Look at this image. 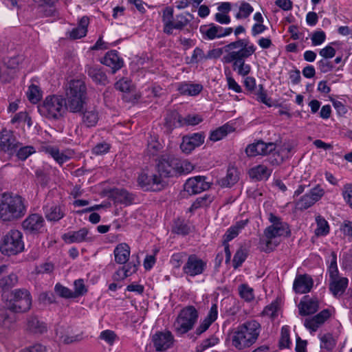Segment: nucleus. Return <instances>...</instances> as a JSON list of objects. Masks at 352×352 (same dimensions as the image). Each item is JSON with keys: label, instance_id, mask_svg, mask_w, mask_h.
<instances>
[{"label": "nucleus", "instance_id": "obj_56", "mask_svg": "<svg viewBox=\"0 0 352 352\" xmlns=\"http://www.w3.org/2000/svg\"><path fill=\"white\" fill-rule=\"evenodd\" d=\"M203 121L201 116L197 114H188L185 118H182V126H195Z\"/></svg>", "mask_w": 352, "mask_h": 352}, {"label": "nucleus", "instance_id": "obj_61", "mask_svg": "<svg viewBox=\"0 0 352 352\" xmlns=\"http://www.w3.org/2000/svg\"><path fill=\"white\" fill-rule=\"evenodd\" d=\"M342 195L344 201L352 208V184H346L343 186Z\"/></svg>", "mask_w": 352, "mask_h": 352}, {"label": "nucleus", "instance_id": "obj_39", "mask_svg": "<svg viewBox=\"0 0 352 352\" xmlns=\"http://www.w3.org/2000/svg\"><path fill=\"white\" fill-rule=\"evenodd\" d=\"M248 223V219L241 220L236 221L235 224L230 227L223 235L225 242H228L236 237L241 231L247 226Z\"/></svg>", "mask_w": 352, "mask_h": 352}, {"label": "nucleus", "instance_id": "obj_16", "mask_svg": "<svg viewBox=\"0 0 352 352\" xmlns=\"http://www.w3.org/2000/svg\"><path fill=\"white\" fill-rule=\"evenodd\" d=\"M138 182L139 185L146 190H160L164 186V181L157 174L148 175L142 173L138 176Z\"/></svg>", "mask_w": 352, "mask_h": 352}, {"label": "nucleus", "instance_id": "obj_31", "mask_svg": "<svg viewBox=\"0 0 352 352\" xmlns=\"http://www.w3.org/2000/svg\"><path fill=\"white\" fill-rule=\"evenodd\" d=\"M130 253V247L127 243L118 244L113 250L115 261L120 265L126 263L129 260Z\"/></svg>", "mask_w": 352, "mask_h": 352}, {"label": "nucleus", "instance_id": "obj_24", "mask_svg": "<svg viewBox=\"0 0 352 352\" xmlns=\"http://www.w3.org/2000/svg\"><path fill=\"white\" fill-rule=\"evenodd\" d=\"M314 280L311 276L305 274L297 275L293 283V289L296 293L306 294L313 287Z\"/></svg>", "mask_w": 352, "mask_h": 352}, {"label": "nucleus", "instance_id": "obj_6", "mask_svg": "<svg viewBox=\"0 0 352 352\" xmlns=\"http://www.w3.org/2000/svg\"><path fill=\"white\" fill-rule=\"evenodd\" d=\"M64 99L67 111L74 113L81 112L87 99L85 82L81 80H71L66 91V98Z\"/></svg>", "mask_w": 352, "mask_h": 352}, {"label": "nucleus", "instance_id": "obj_5", "mask_svg": "<svg viewBox=\"0 0 352 352\" xmlns=\"http://www.w3.org/2000/svg\"><path fill=\"white\" fill-rule=\"evenodd\" d=\"M268 219L272 225L265 229V239L260 240L261 249L264 252H270L278 245L279 242L276 241V238L288 237L291 234L289 225L283 221L279 217L270 213Z\"/></svg>", "mask_w": 352, "mask_h": 352}, {"label": "nucleus", "instance_id": "obj_57", "mask_svg": "<svg viewBox=\"0 0 352 352\" xmlns=\"http://www.w3.org/2000/svg\"><path fill=\"white\" fill-rule=\"evenodd\" d=\"M290 343L289 327L285 325L281 328L279 344L281 348H287L289 347Z\"/></svg>", "mask_w": 352, "mask_h": 352}, {"label": "nucleus", "instance_id": "obj_38", "mask_svg": "<svg viewBox=\"0 0 352 352\" xmlns=\"http://www.w3.org/2000/svg\"><path fill=\"white\" fill-rule=\"evenodd\" d=\"M38 5L39 12L43 16H50L54 14L56 11L55 3L58 0H33Z\"/></svg>", "mask_w": 352, "mask_h": 352}, {"label": "nucleus", "instance_id": "obj_53", "mask_svg": "<svg viewBox=\"0 0 352 352\" xmlns=\"http://www.w3.org/2000/svg\"><path fill=\"white\" fill-rule=\"evenodd\" d=\"M219 342V339L215 336H211L209 338L202 340L200 344L197 346V351L202 352L207 349L214 346Z\"/></svg>", "mask_w": 352, "mask_h": 352}, {"label": "nucleus", "instance_id": "obj_12", "mask_svg": "<svg viewBox=\"0 0 352 352\" xmlns=\"http://www.w3.org/2000/svg\"><path fill=\"white\" fill-rule=\"evenodd\" d=\"M206 268L207 261L199 258L197 254H192L188 256L182 267V271L184 274L195 277L202 274Z\"/></svg>", "mask_w": 352, "mask_h": 352}, {"label": "nucleus", "instance_id": "obj_26", "mask_svg": "<svg viewBox=\"0 0 352 352\" xmlns=\"http://www.w3.org/2000/svg\"><path fill=\"white\" fill-rule=\"evenodd\" d=\"M101 63L111 68L112 73L113 74L120 69L123 66V60L119 56L116 50H111L108 52L101 60Z\"/></svg>", "mask_w": 352, "mask_h": 352}, {"label": "nucleus", "instance_id": "obj_3", "mask_svg": "<svg viewBox=\"0 0 352 352\" xmlns=\"http://www.w3.org/2000/svg\"><path fill=\"white\" fill-rule=\"evenodd\" d=\"M261 330L259 322L252 320L232 329L228 334L232 346L243 351L252 346L258 340Z\"/></svg>", "mask_w": 352, "mask_h": 352}, {"label": "nucleus", "instance_id": "obj_29", "mask_svg": "<svg viewBox=\"0 0 352 352\" xmlns=\"http://www.w3.org/2000/svg\"><path fill=\"white\" fill-rule=\"evenodd\" d=\"M111 197L115 203L129 206L132 204L134 200L133 194L128 192L124 188H116L110 192Z\"/></svg>", "mask_w": 352, "mask_h": 352}, {"label": "nucleus", "instance_id": "obj_18", "mask_svg": "<svg viewBox=\"0 0 352 352\" xmlns=\"http://www.w3.org/2000/svg\"><path fill=\"white\" fill-rule=\"evenodd\" d=\"M204 176H196L188 179L184 184V190L189 195H196L210 188V184Z\"/></svg>", "mask_w": 352, "mask_h": 352}, {"label": "nucleus", "instance_id": "obj_19", "mask_svg": "<svg viewBox=\"0 0 352 352\" xmlns=\"http://www.w3.org/2000/svg\"><path fill=\"white\" fill-rule=\"evenodd\" d=\"M276 148L275 144L272 142L265 143L262 140L248 145L245 153L248 157L256 155H266L270 154Z\"/></svg>", "mask_w": 352, "mask_h": 352}, {"label": "nucleus", "instance_id": "obj_54", "mask_svg": "<svg viewBox=\"0 0 352 352\" xmlns=\"http://www.w3.org/2000/svg\"><path fill=\"white\" fill-rule=\"evenodd\" d=\"M320 347L328 351L333 350L336 346V341L332 336L329 333L325 334L320 338Z\"/></svg>", "mask_w": 352, "mask_h": 352}, {"label": "nucleus", "instance_id": "obj_49", "mask_svg": "<svg viewBox=\"0 0 352 352\" xmlns=\"http://www.w3.org/2000/svg\"><path fill=\"white\" fill-rule=\"evenodd\" d=\"M74 291L73 292L74 298L85 295L88 290L85 285L84 280L82 278L77 279L74 282Z\"/></svg>", "mask_w": 352, "mask_h": 352}, {"label": "nucleus", "instance_id": "obj_33", "mask_svg": "<svg viewBox=\"0 0 352 352\" xmlns=\"http://www.w3.org/2000/svg\"><path fill=\"white\" fill-rule=\"evenodd\" d=\"M239 179V173L234 167L228 168L226 175L218 181L223 188H229L234 185Z\"/></svg>", "mask_w": 352, "mask_h": 352}, {"label": "nucleus", "instance_id": "obj_63", "mask_svg": "<svg viewBox=\"0 0 352 352\" xmlns=\"http://www.w3.org/2000/svg\"><path fill=\"white\" fill-rule=\"evenodd\" d=\"M256 94L257 96V100L258 101H259V102L266 104L268 107H271L272 106V104L269 102L270 99L267 98V93L265 91L263 85H258V91H257Z\"/></svg>", "mask_w": 352, "mask_h": 352}, {"label": "nucleus", "instance_id": "obj_52", "mask_svg": "<svg viewBox=\"0 0 352 352\" xmlns=\"http://www.w3.org/2000/svg\"><path fill=\"white\" fill-rule=\"evenodd\" d=\"M247 256L248 253L245 249H239L234 255V258L232 260V265L234 268L236 269L239 267H240L245 261Z\"/></svg>", "mask_w": 352, "mask_h": 352}, {"label": "nucleus", "instance_id": "obj_47", "mask_svg": "<svg viewBox=\"0 0 352 352\" xmlns=\"http://www.w3.org/2000/svg\"><path fill=\"white\" fill-rule=\"evenodd\" d=\"M239 293L241 298L247 302H250L254 298V290L247 284L239 286Z\"/></svg>", "mask_w": 352, "mask_h": 352}, {"label": "nucleus", "instance_id": "obj_8", "mask_svg": "<svg viewBox=\"0 0 352 352\" xmlns=\"http://www.w3.org/2000/svg\"><path fill=\"white\" fill-rule=\"evenodd\" d=\"M23 250V234L18 230H10L0 240V251L4 255H16Z\"/></svg>", "mask_w": 352, "mask_h": 352}, {"label": "nucleus", "instance_id": "obj_7", "mask_svg": "<svg viewBox=\"0 0 352 352\" xmlns=\"http://www.w3.org/2000/svg\"><path fill=\"white\" fill-rule=\"evenodd\" d=\"M198 317V311L194 306L189 305L183 308L173 324V331L176 335L181 336L192 330Z\"/></svg>", "mask_w": 352, "mask_h": 352}, {"label": "nucleus", "instance_id": "obj_50", "mask_svg": "<svg viewBox=\"0 0 352 352\" xmlns=\"http://www.w3.org/2000/svg\"><path fill=\"white\" fill-rule=\"evenodd\" d=\"M27 96L30 102L33 104L37 103L41 98V94L38 86L32 85L27 91Z\"/></svg>", "mask_w": 352, "mask_h": 352}, {"label": "nucleus", "instance_id": "obj_10", "mask_svg": "<svg viewBox=\"0 0 352 352\" xmlns=\"http://www.w3.org/2000/svg\"><path fill=\"white\" fill-rule=\"evenodd\" d=\"M324 193V189L322 186L317 184L295 202L296 208L301 211L307 210L320 201Z\"/></svg>", "mask_w": 352, "mask_h": 352}, {"label": "nucleus", "instance_id": "obj_22", "mask_svg": "<svg viewBox=\"0 0 352 352\" xmlns=\"http://www.w3.org/2000/svg\"><path fill=\"white\" fill-rule=\"evenodd\" d=\"M330 316V311L328 309H323L316 316L305 318L304 325L311 332H315Z\"/></svg>", "mask_w": 352, "mask_h": 352}, {"label": "nucleus", "instance_id": "obj_58", "mask_svg": "<svg viewBox=\"0 0 352 352\" xmlns=\"http://www.w3.org/2000/svg\"><path fill=\"white\" fill-rule=\"evenodd\" d=\"M16 152L17 157L21 160H25L30 155L35 153V149L32 146L21 147Z\"/></svg>", "mask_w": 352, "mask_h": 352}, {"label": "nucleus", "instance_id": "obj_1", "mask_svg": "<svg viewBox=\"0 0 352 352\" xmlns=\"http://www.w3.org/2000/svg\"><path fill=\"white\" fill-rule=\"evenodd\" d=\"M228 52L222 58L223 63H232V69L239 76H246L251 72V66L245 63V60L255 53L256 47L250 43L248 39H238L224 47Z\"/></svg>", "mask_w": 352, "mask_h": 352}, {"label": "nucleus", "instance_id": "obj_14", "mask_svg": "<svg viewBox=\"0 0 352 352\" xmlns=\"http://www.w3.org/2000/svg\"><path fill=\"white\" fill-rule=\"evenodd\" d=\"M177 165V160L172 156L166 154L161 155L156 164L158 176L162 179L164 177H170L175 172Z\"/></svg>", "mask_w": 352, "mask_h": 352}, {"label": "nucleus", "instance_id": "obj_15", "mask_svg": "<svg viewBox=\"0 0 352 352\" xmlns=\"http://www.w3.org/2000/svg\"><path fill=\"white\" fill-rule=\"evenodd\" d=\"M19 144L12 131L4 128L0 131V151L13 154Z\"/></svg>", "mask_w": 352, "mask_h": 352}, {"label": "nucleus", "instance_id": "obj_4", "mask_svg": "<svg viewBox=\"0 0 352 352\" xmlns=\"http://www.w3.org/2000/svg\"><path fill=\"white\" fill-rule=\"evenodd\" d=\"M28 202L17 194L4 192L0 196V221H18L27 213Z\"/></svg>", "mask_w": 352, "mask_h": 352}, {"label": "nucleus", "instance_id": "obj_42", "mask_svg": "<svg viewBox=\"0 0 352 352\" xmlns=\"http://www.w3.org/2000/svg\"><path fill=\"white\" fill-rule=\"evenodd\" d=\"M162 148L161 143L156 136L151 135L148 140L146 153L150 156H155Z\"/></svg>", "mask_w": 352, "mask_h": 352}, {"label": "nucleus", "instance_id": "obj_55", "mask_svg": "<svg viewBox=\"0 0 352 352\" xmlns=\"http://www.w3.org/2000/svg\"><path fill=\"white\" fill-rule=\"evenodd\" d=\"M54 292L57 295L64 298H74L73 291L58 283L54 286Z\"/></svg>", "mask_w": 352, "mask_h": 352}, {"label": "nucleus", "instance_id": "obj_35", "mask_svg": "<svg viewBox=\"0 0 352 352\" xmlns=\"http://www.w3.org/2000/svg\"><path fill=\"white\" fill-rule=\"evenodd\" d=\"M43 151L50 155L59 164L62 165L69 161L71 158L65 153L60 152L59 149L55 146H43Z\"/></svg>", "mask_w": 352, "mask_h": 352}, {"label": "nucleus", "instance_id": "obj_13", "mask_svg": "<svg viewBox=\"0 0 352 352\" xmlns=\"http://www.w3.org/2000/svg\"><path fill=\"white\" fill-rule=\"evenodd\" d=\"M45 219L38 213L30 214L22 222L21 227L28 234H38L45 228Z\"/></svg>", "mask_w": 352, "mask_h": 352}, {"label": "nucleus", "instance_id": "obj_30", "mask_svg": "<svg viewBox=\"0 0 352 352\" xmlns=\"http://www.w3.org/2000/svg\"><path fill=\"white\" fill-rule=\"evenodd\" d=\"M89 230L82 228L77 231H69L63 234L62 239L68 244L80 243L87 241Z\"/></svg>", "mask_w": 352, "mask_h": 352}, {"label": "nucleus", "instance_id": "obj_32", "mask_svg": "<svg viewBox=\"0 0 352 352\" xmlns=\"http://www.w3.org/2000/svg\"><path fill=\"white\" fill-rule=\"evenodd\" d=\"M272 173V169H269L263 164H259L252 167L249 170V175L252 179L257 181L267 180Z\"/></svg>", "mask_w": 352, "mask_h": 352}, {"label": "nucleus", "instance_id": "obj_9", "mask_svg": "<svg viewBox=\"0 0 352 352\" xmlns=\"http://www.w3.org/2000/svg\"><path fill=\"white\" fill-rule=\"evenodd\" d=\"M38 110L47 118L58 120L63 116L67 110L65 99L61 96H48L45 98L43 104L38 107Z\"/></svg>", "mask_w": 352, "mask_h": 352}, {"label": "nucleus", "instance_id": "obj_23", "mask_svg": "<svg viewBox=\"0 0 352 352\" xmlns=\"http://www.w3.org/2000/svg\"><path fill=\"white\" fill-rule=\"evenodd\" d=\"M81 113V124L87 128L94 127L100 120V114L96 107H86Z\"/></svg>", "mask_w": 352, "mask_h": 352}, {"label": "nucleus", "instance_id": "obj_59", "mask_svg": "<svg viewBox=\"0 0 352 352\" xmlns=\"http://www.w3.org/2000/svg\"><path fill=\"white\" fill-rule=\"evenodd\" d=\"M110 149V145L107 142H100L97 144L91 149V153L94 155H104L109 152Z\"/></svg>", "mask_w": 352, "mask_h": 352}, {"label": "nucleus", "instance_id": "obj_40", "mask_svg": "<svg viewBox=\"0 0 352 352\" xmlns=\"http://www.w3.org/2000/svg\"><path fill=\"white\" fill-rule=\"evenodd\" d=\"M27 329L32 333H43L47 331V326L36 316H30L27 320Z\"/></svg>", "mask_w": 352, "mask_h": 352}, {"label": "nucleus", "instance_id": "obj_64", "mask_svg": "<svg viewBox=\"0 0 352 352\" xmlns=\"http://www.w3.org/2000/svg\"><path fill=\"white\" fill-rule=\"evenodd\" d=\"M206 59V54L199 47H195L191 56L190 62L192 63H197Z\"/></svg>", "mask_w": 352, "mask_h": 352}, {"label": "nucleus", "instance_id": "obj_60", "mask_svg": "<svg viewBox=\"0 0 352 352\" xmlns=\"http://www.w3.org/2000/svg\"><path fill=\"white\" fill-rule=\"evenodd\" d=\"M311 39L314 46L320 45L324 42L326 34L324 31H316L313 33Z\"/></svg>", "mask_w": 352, "mask_h": 352}, {"label": "nucleus", "instance_id": "obj_46", "mask_svg": "<svg viewBox=\"0 0 352 352\" xmlns=\"http://www.w3.org/2000/svg\"><path fill=\"white\" fill-rule=\"evenodd\" d=\"M330 263L328 266L329 280L339 277V271L337 265V254L335 252L331 253Z\"/></svg>", "mask_w": 352, "mask_h": 352}, {"label": "nucleus", "instance_id": "obj_45", "mask_svg": "<svg viewBox=\"0 0 352 352\" xmlns=\"http://www.w3.org/2000/svg\"><path fill=\"white\" fill-rule=\"evenodd\" d=\"M18 281V277L15 274H10L0 279V292L7 290L14 286Z\"/></svg>", "mask_w": 352, "mask_h": 352}, {"label": "nucleus", "instance_id": "obj_25", "mask_svg": "<svg viewBox=\"0 0 352 352\" xmlns=\"http://www.w3.org/2000/svg\"><path fill=\"white\" fill-rule=\"evenodd\" d=\"M85 72L96 84L106 85L109 83L107 76L100 65H87Z\"/></svg>", "mask_w": 352, "mask_h": 352}, {"label": "nucleus", "instance_id": "obj_48", "mask_svg": "<svg viewBox=\"0 0 352 352\" xmlns=\"http://www.w3.org/2000/svg\"><path fill=\"white\" fill-rule=\"evenodd\" d=\"M254 11L253 7L248 2L242 1L239 6V12L235 17L237 19L248 18Z\"/></svg>", "mask_w": 352, "mask_h": 352}, {"label": "nucleus", "instance_id": "obj_2", "mask_svg": "<svg viewBox=\"0 0 352 352\" xmlns=\"http://www.w3.org/2000/svg\"><path fill=\"white\" fill-rule=\"evenodd\" d=\"M6 309H0V326L10 329L14 322V318L8 312V309L14 313L25 312L32 306V296L30 292L25 289H14L11 293V298L6 302Z\"/></svg>", "mask_w": 352, "mask_h": 352}, {"label": "nucleus", "instance_id": "obj_21", "mask_svg": "<svg viewBox=\"0 0 352 352\" xmlns=\"http://www.w3.org/2000/svg\"><path fill=\"white\" fill-rule=\"evenodd\" d=\"M204 135L201 133H195L191 135L183 137L180 144L181 150L185 153H191L196 147L201 146L204 142Z\"/></svg>", "mask_w": 352, "mask_h": 352}, {"label": "nucleus", "instance_id": "obj_41", "mask_svg": "<svg viewBox=\"0 0 352 352\" xmlns=\"http://www.w3.org/2000/svg\"><path fill=\"white\" fill-rule=\"evenodd\" d=\"M316 223V228L314 233L317 236H327L330 231L329 225L327 221L321 215H318L315 218Z\"/></svg>", "mask_w": 352, "mask_h": 352}, {"label": "nucleus", "instance_id": "obj_28", "mask_svg": "<svg viewBox=\"0 0 352 352\" xmlns=\"http://www.w3.org/2000/svg\"><path fill=\"white\" fill-rule=\"evenodd\" d=\"M349 279L346 277H338L329 280V290L336 298L342 296L348 287Z\"/></svg>", "mask_w": 352, "mask_h": 352}, {"label": "nucleus", "instance_id": "obj_11", "mask_svg": "<svg viewBox=\"0 0 352 352\" xmlns=\"http://www.w3.org/2000/svg\"><path fill=\"white\" fill-rule=\"evenodd\" d=\"M232 32L233 28L231 27L223 28L213 23L202 25L199 27L201 38L205 41L221 38L230 35Z\"/></svg>", "mask_w": 352, "mask_h": 352}, {"label": "nucleus", "instance_id": "obj_44", "mask_svg": "<svg viewBox=\"0 0 352 352\" xmlns=\"http://www.w3.org/2000/svg\"><path fill=\"white\" fill-rule=\"evenodd\" d=\"M230 131L231 126L228 124H224L210 133V140L213 142L221 140L226 137Z\"/></svg>", "mask_w": 352, "mask_h": 352}, {"label": "nucleus", "instance_id": "obj_36", "mask_svg": "<svg viewBox=\"0 0 352 352\" xmlns=\"http://www.w3.org/2000/svg\"><path fill=\"white\" fill-rule=\"evenodd\" d=\"M203 89V86L198 83L182 82L178 85L177 90L182 95L195 96Z\"/></svg>", "mask_w": 352, "mask_h": 352}, {"label": "nucleus", "instance_id": "obj_17", "mask_svg": "<svg viewBox=\"0 0 352 352\" xmlns=\"http://www.w3.org/2000/svg\"><path fill=\"white\" fill-rule=\"evenodd\" d=\"M152 342L157 351H162L173 346L174 337L170 331H157L152 336Z\"/></svg>", "mask_w": 352, "mask_h": 352}, {"label": "nucleus", "instance_id": "obj_34", "mask_svg": "<svg viewBox=\"0 0 352 352\" xmlns=\"http://www.w3.org/2000/svg\"><path fill=\"white\" fill-rule=\"evenodd\" d=\"M89 23V18L86 16H82L80 19L78 26L70 31L69 37L72 39H78L85 36L87 32Z\"/></svg>", "mask_w": 352, "mask_h": 352}, {"label": "nucleus", "instance_id": "obj_20", "mask_svg": "<svg viewBox=\"0 0 352 352\" xmlns=\"http://www.w3.org/2000/svg\"><path fill=\"white\" fill-rule=\"evenodd\" d=\"M43 210L45 217L50 222H58L65 215V206L54 202L47 203Z\"/></svg>", "mask_w": 352, "mask_h": 352}, {"label": "nucleus", "instance_id": "obj_43", "mask_svg": "<svg viewBox=\"0 0 352 352\" xmlns=\"http://www.w3.org/2000/svg\"><path fill=\"white\" fill-rule=\"evenodd\" d=\"M190 226L184 219H176L173 225L172 232L181 235H187L190 232Z\"/></svg>", "mask_w": 352, "mask_h": 352}, {"label": "nucleus", "instance_id": "obj_51", "mask_svg": "<svg viewBox=\"0 0 352 352\" xmlns=\"http://www.w3.org/2000/svg\"><path fill=\"white\" fill-rule=\"evenodd\" d=\"M187 15L192 16V15L188 12H187L186 14H180L175 16L173 19L175 29L182 30L190 23V20L187 18Z\"/></svg>", "mask_w": 352, "mask_h": 352}, {"label": "nucleus", "instance_id": "obj_62", "mask_svg": "<svg viewBox=\"0 0 352 352\" xmlns=\"http://www.w3.org/2000/svg\"><path fill=\"white\" fill-rule=\"evenodd\" d=\"M267 160L272 166H278L284 161V156L280 151H276L272 153Z\"/></svg>", "mask_w": 352, "mask_h": 352}, {"label": "nucleus", "instance_id": "obj_37", "mask_svg": "<svg viewBox=\"0 0 352 352\" xmlns=\"http://www.w3.org/2000/svg\"><path fill=\"white\" fill-rule=\"evenodd\" d=\"M164 126L168 132H171L175 128L182 127V116L176 111L170 112L165 118Z\"/></svg>", "mask_w": 352, "mask_h": 352}, {"label": "nucleus", "instance_id": "obj_27", "mask_svg": "<svg viewBox=\"0 0 352 352\" xmlns=\"http://www.w3.org/2000/svg\"><path fill=\"white\" fill-rule=\"evenodd\" d=\"M319 308V302L316 298L305 296L298 305L299 314L308 316L316 313Z\"/></svg>", "mask_w": 352, "mask_h": 352}]
</instances>
